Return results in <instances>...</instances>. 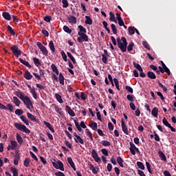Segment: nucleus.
I'll use <instances>...</instances> for the list:
<instances>
[{
	"label": "nucleus",
	"mask_w": 176,
	"mask_h": 176,
	"mask_svg": "<svg viewBox=\"0 0 176 176\" xmlns=\"http://www.w3.org/2000/svg\"><path fill=\"white\" fill-rule=\"evenodd\" d=\"M15 95L23 102L24 105L28 110L34 109V105L30 97L25 96V94H23L22 91H15Z\"/></svg>",
	"instance_id": "obj_1"
},
{
	"label": "nucleus",
	"mask_w": 176,
	"mask_h": 176,
	"mask_svg": "<svg viewBox=\"0 0 176 176\" xmlns=\"http://www.w3.org/2000/svg\"><path fill=\"white\" fill-rule=\"evenodd\" d=\"M78 29L79 31L78 32L77 41L78 43H82L83 42H89V37L86 34L87 30L82 25H78Z\"/></svg>",
	"instance_id": "obj_2"
},
{
	"label": "nucleus",
	"mask_w": 176,
	"mask_h": 176,
	"mask_svg": "<svg viewBox=\"0 0 176 176\" xmlns=\"http://www.w3.org/2000/svg\"><path fill=\"white\" fill-rule=\"evenodd\" d=\"M118 48L122 53H126L127 51L128 42L125 37L122 36L120 39V37L116 38Z\"/></svg>",
	"instance_id": "obj_3"
},
{
	"label": "nucleus",
	"mask_w": 176,
	"mask_h": 176,
	"mask_svg": "<svg viewBox=\"0 0 176 176\" xmlns=\"http://www.w3.org/2000/svg\"><path fill=\"white\" fill-rule=\"evenodd\" d=\"M14 126L17 130H19L21 132H23L26 134L30 133V130L28 128H27L26 126L24 124H21L15 122V123H14Z\"/></svg>",
	"instance_id": "obj_4"
},
{
	"label": "nucleus",
	"mask_w": 176,
	"mask_h": 176,
	"mask_svg": "<svg viewBox=\"0 0 176 176\" xmlns=\"http://www.w3.org/2000/svg\"><path fill=\"white\" fill-rule=\"evenodd\" d=\"M10 50L16 58H19L21 55V51L19 50L18 46L16 45H12Z\"/></svg>",
	"instance_id": "obj_5"
},
{
	"label": "nucleus",
	"mask_w": 176,
	"mask_h": 176,
	"mask_svg": "<svg viewBox=\"0 0 176 176\" xmlns=\"http://www.w3.org/2000/svg\"><path fill=\"white\" fill-rule=\"evenodd\" d=\"M52 164L54 168L59 169L60 171H65L64 164L60 160H58L57 162H52Z\"/></svg>",
	"instance_id": "obj_6"
},
{
	"label": "nucleus",
	"mask_w": 176,
	"mask_h": 176,
	"mask_svg": "<svg viewBox=\"0 0 176 176\" xmlns=\"http://www.w3.org/2000/svg\"><path fill=\"white\" fill-rule=\"evenodd\" d=\"M36 46L38 47V48L40 50L41 53L45 56H48V51H47V48L41 42H37L36 43Z\"/></svg>",
	"instance_id": "obj_7"
},
{
	"label": "nucleus",
	"mask_w": 176,
	"mask_h": 176,
	"mask_svg": "<svg viewBox=\"0 0 176 176\" xmlns=\"http://www.w3.org/2000/svg\"><path fill=\"white\" fill-rule=\"evenodd\" d=\"M121 126H122V129L123 133L125 135H128L129 134L128 126L125 124V122L124 121L123 118H122V120H121Z\"/></svg>",
	"instance_id": "obj_8"
},
{
	"label": "nucleus",
	"mask_w": 176,
	"mask_h": 176,
	"mask_svg": "<svg viewBox=\"0 0 176 176\" xmlns=\"http://www.w3.org/2000/svg\"><path fill=\"white\" fill-rule=\"evenodd\" d=\"M67 163L69 164L71 168L74 170V171H76V168L75 166V163L73 161L72 158L71 157H68L67 158Z\"/></svg>",
	"instance_id": "obj_9"
},
{
	"label": "nucleus",
	"mask_w": 176,
	"mask_h": 176,
	"mask_svg": "<svg viewBox=\"0 0 176 176\" xmlns=\"http://www.w3.org/2000/svg\"><path fill=\"white\" fill-rule=\"evenodd\" d=\"M67 20L69 23L70 24H76L77 23V18L73 15H69L67 16Z\"/></svg>",
	"instance_id": "obj_10"
},
{
	"label": "nucleus",
	"mask_w": 176,
	"mask_h": 176,
	"mask_svg": "<svg viewBox=\"0 0 176 176\" xmlns=\"http://www.w3.org/2000/svg\"><path fill=\"white\" fill-rule=\"evenodd\" d=\"M65 111L67 112V113L71 117H75L76 116L75 112L72 109V108L69 105L65 106Z\"/></svg>",
	"instance_id": "obj_11"
},
{
	"label": "nucleus",
	"mask_w": 176,
	"mask_h": 176,
	"mask_svg": "<svg viewBox=\"0 0 176 176\" xmlns=\"http://www.w3.org/2000/svg\"><path fill=\"white\" fill-rule=\"evenodd\" d=\"M2 17L6 20V21H10L12 20V16L10 14L9 12H2Z\"/></svg>",
	"instance_id": "obj_12"
},
{
	"label": "nucleus",
	"mask_w": 176,
	"mask_h": 176,
	"mask_svg": "<svg viewBox=\"0 0 176 176\" xmlns=\"http://www.w3.org/2000/svg\"><path fill=\"white\" fill-rule=\"evenodd\" d=\"M129 144H130V148H129L130 152L133 155H135L136 154V152L135 150L136 149L137 146L133 142H130Z\"/></svg>",
	"instance_id": "obj_13"
},
{
	"label": "nucleus",
	"mask_w": 176,
	"mask_h": 176,
	"mask_svg": "<svg viewBox=\"0 0 176 176\" xmlns=\"http://www.w3.org/2000/svg\"><path fill=\"white\" fill-rule=\"evenodd\" d=\"M161 63H162V67H163V69L166 70V73L167 74V75L170 76L171 72H170V69L166 66V65L164 63L163 60H161Z\"/></svg>",
	"instance_id": "obj_14"
},
{
	"label": "nucleus",
	"mask_w": 176,
	"mask_h": 176,
	"mask_svg": "<svg viewBox=\"0 0 176 176\" xmlns=\"http://www.w3.org/2000/svg\"><path fill=\"white\" fill-rule=\"evenodd\" d=\"M24 78L27 80H30L33 78V76L31 74V73L28 70H27L24 73Z\"/></svg>",
	"instance_id": "obj_15"
},
{
	"label": "nucleus",
	"mask_w": 176,
	"mask_h": 176,
	"mask_svg": "<svg viewBox=\"0 0 176 176\" xmlns=\"http://www.w3.org/2000/svg\"><path fill=\"white\" fill-rule=\"evenodd\" d=\"M19 62L23 64L24 66L31 69L32 65L30 64L28 61L24 60L23 58H19Z\"/></svg>",
	"instance_id": "obj_16"
},
{
	"label": "nucleus",
	"mask_w": 176,
	"mask_h": 176,
	"mask_svg": "<svg viewBox=\"0 0 176 176\" xmlns=\"http://www.w3.org/2000/svg\"><path fill=\"white\" fill-rule=\"evenodd\" d=\"M158 155L161 160L166 162L167 160L166 156L162 151H158Z\"/></svg>",
	"instance_id": "obj_17"
},
{
	"label": "nucleus",
	"mask_w": 176,
	"mask_h": 176,
	"mask_svg": "<svg viewBox=\"0 0 176 176\" xmlns=\"http://www.w3.org/2000/svg\"><path fill=\"white\" fill-rule=\"evenodd\" d=\"M116 160H117V163L118 164V165L121 167V168H124V160L122 158V157L120 156H118L116 157Z\"/></svg>",
	"instance_id": "obj_18"
},
{
	"label": "nucleus",
	"mask_w": 176,
	"mask_h": 176,
	"mask_svg": "<svg viewBox=\"0 0 176 176\" xmlns=\"http://www.w3.org/2000/svg\"><path fill=\"white\" fill-rule=\"evenodd\" d=\"M159 113V109L157 107H154L151 111V114L153 117L157 118Z\"/></svg>",
	"instance_id": "obj_19"
},
{
	"label": "nucleus",
	"mask_w": 176,
	"mask_h": 176,
	"mask_svg": "<svg viewBox=\"0 0 176 176\" xmlns=\"http://www.w3.org/2000/svg\"><path fill=\"white\" fill-rule=\"evenodd\" d=\"M32 60H33L34 64L35 65V66L36 67H38L41 66V63L40 60L38 58L33 57Z\"/></svg>",
	"instance_id": "obj_20"
},
{
	"label": "nucleus",
	"mask_w": 176,
	"mask_h": 176,
	"mask_svg": "<svg viewBox=\"0 0 176 176\" xmlns=\"http://www.w3.org/2000/svg\"><path fill=\"white\" fill-rule=\"evenodd\" d=\"M27 117L31 121H33V122H36L37 121V119H36V116H34L33 114L30 113V112L27 113Z\"/></svg>",
	"instance_id": "obj_21"
},
{
	"label": "nucleus",
	"mask_w": 176,
	"mask_h": 176,
	"mask_svg": "<svg viewBox=\"0 0 176 176\" xmlns=\"http://www.w3.org/2000/svg\"><path fill=\"white\" fill-rule=\"evenodd\" d=\"M67 56H68V58H69L74 65H76L77 63L76 58L73 56L71 52H67Z\"/></svg>",
	"instance_id": "obj_22"
},
{
	"label": "nucleus",
	"mask_w": 176,
	"mask_h": 176,
	"mask_svg": "<svg viewBox=\"0 0 176 176\" xmlns=\"http://www.w3.org/2000/svg\"><path fill=\"white\" fill-rule=\"evenodd\" d=\"M52 107H53L56 111L60 116H62V112L60 111L62 109L59 107L57 104H52Z\"/></svg>",
	"instance_id": "obj_23"
},
{
	"label": "nucleus",
	"mask_w": 176,
	"mask_h": 176,
	"mask_svg": "<svg viewBox=\"0 0 176 176\" xmlns=\"http://www.w3.org/2000/svg\"><path fill=\"white\" fill-rule=\"evenodd\" d=\"M13 103L16 107H19L21 102L16 96H13Z\"/></svg>",
	"instance_id": "obj_24"
},
{
	"label": "nucleus",
	"mask_w": 176,
	"mask_h": 176,
	"mask_svg": "<svg viewBox=\"0 0 176 176\" xmlns=\"http://www.w3.org/2000/svg\"><path fill=\"white\" fill-rule=\"evenodd\" d=\"M59 83L62 85H65V77L62 73L58 75Z\"/></svg>",
	"instance_id": "obj_25"
},
{
	"label": "nucleus",
	"mask_w": 176,
	"mask_h": 176,
	"mask_svg": "<svg viewBox=\"0 0 176 176\" xmlns=\"http://www.w3.org/2000/svg\"><path fill=\"white\" fill-rule=\"evenodd\" d=\"M20 120L26 125V126H29L30 123H29V120L27 119V118L22 115L20 116Z\"/></svg>",
	"instance_id": "obj_26"
},
{
	"label": "nucleus",
	"mask_w": 176,
	"mask_h": 176,
	"mask_svg": "<svg viewBox=\"0 0 176 176\" xmlns=\"http://www.w3.org/2000/svg\"><path fill=\"white\" fill-rule=\"evenodd\" d=\"M147 76L151 80H155L157 76L153 72H148Z\"/></svg>",
	"instance_id": "obj_27"
},
{
	"label": "nucleus",
	"mask_w": 176,
	"mask_h": 176,
	"mask_svg": "<svg viewBox=\"0 0 176 176\" xmlns=\"http://www.w3.org/2000/svg\"><path fill=\"white\" fill-rule=\"evenodd\" d=\"M109 16H110L109 21L111 22H114L115 23H118V21L116 19L115 14L113 13V12H109Z\"/></svg>",
	"instance_id": "obj_28"
},
{
	"label": "nucleus",
	"mask_w": 176,
	"mask_h": 176,
	"mask_svg": "<svg viewBox=\"0 0 176 176\" xmlns=\"http://www.w3.org/2000/svg\"><path fill=\"white\" fill-rule=\"evenodd\" d=\"M89 126L94 131L98 130V124L96 122H93L91 124H89Z\"/></svg>",
	"instance_id": "obj_29"
},
{
	"label": "nucleus",
	"mask_w": 176,
	"mask_h": 176,
	"mask_svg": "<svg viewBox=\"0 0 176 176\" xmlns=\"http://www.w3.org/2000/svg\"><path fill=\"white\" fill-rule=\"evenodd\" d=\"M49 47H50V50L52 52V53H54L55 52L56 49H55V46H54V43L53 41H50V43H49Z\"/></svg>",
	"instance_id": "obj_30"
},
{
	"label": "nucleus",
	"mask_w": 176,
	"mask_h": 176,
	"mask_svg": "<svg viewBox=\"0 0 176 176\" xmlns=\"http://www.w3.org/2000/svg\"><path fill=\"white\" fill-rule=\"evenodd\" d=\"M51 69H52V72H53L54 73H55L57 76L59 75L58 69L57 68V67L56 66L55 64H52V65H51Z\"/></svg>",
	"instance_id": "obj_31"
},
{
	"label": "nucleus",
	"mask_w": 176,
	"mask_h": 176,
	"mask_svg": "<svg viewBox=\"0 0 176 176\" xmlns=\"http://www.w3.org/2000/svg\"><path fill=\"white\" fill-rule=\"evenodd\" d=\"M133 65L139 72H142L143 68L139 63H138L136 62H133Z\"/></svg>",
	"instance_id": "obj_32"
},
{
	"label": "nucleus",
	"mask_w": 176,
	"mask_h": 176,
	"mask_svg": "<svg viewBox=\"0 0 176 176\" xmlns=\"http://www.w3.org/2000/svg\"><path fill=\"white\" fill-rule=\"evenodd\" d=\"M128 30H129V35L132 36L135 34L136 28L135 27H129L128 28Z\"/></svg>",
	"instance_id": "obj_33"
},
{
	"label": "nucleus",
	"mask_w": 176,
	"mask_h": 176,
	"mask_svg": "<svg viewBox=\"0 0 176 176\" xmlns=\"http://www.w3.org/2000/svg\"><path fill=\"white\" fill-rule=\"evenodd\" d=\"M85 24L91 25L93 24V21L91 18L89 16H85Z\"/></svg>",
	"instance_id": "obj_34"
},
{
	"label": "nucleus",
	"mask_w": 176,
	"mask_h": 176,
	"mask_svg": "<svg viewBox=\"0 0 176 176\" xmlns=\"http://www.w3.org/2000/svg\"><path fill=\"white\" fill-rule=\"evenodd\" d=\"M76 143H80V144H84L83 139L79 135L77 138H74Z\"/></svg>",
	"instance_id": "obj_35"
},
{
	"label": "nucleus",
	"mask_w": 176,
	"mask_h": 176,
	"mask_svg": "<svg viewBox=\"0 0 176 176\" xmlns=\"http://www.w3.org/2000/svg\"><path fill=\"white\" fill-rule=\"evenodd\" d=\"M55 98L56 100L60 104L63 103V100L62 98V96L59 94H55Z\"/></svg>",
	"instance_id": "obj_36"
},
{
	"label": "nucleus",
	"mask_w": 176,
	"mask_h": 176,
	"mask_svg": "<svg viewBox=\"0 0 176 176\" xmlns=\"http://www.w3.org/2000/svg\"><path fill=\"white\" fill-rule=\"evenodd\" d=\"M16 141L19 144H22L23 143V138L19 135V133H16Z\"/></svg>",
	"instance_id": "obj_37"
},
{
	"label": "nucleus",
	"mask_w": 176,
	"mask_h": 176,
	"mask_svg": "<svg viewBox=\"0 0 176 176\" xmlns=\"http://www.w3.org/2000/svg\"><path fill=\"white\" fill-rule=\"evenodd\" d=\"M74 124L76 127V129L79 131V132H82V129L81 128L79 122L76 120H74Z\"/></svg>",
	"instance_id": "obj_38"
},
{
	"label": "nucleus",
	"mask_w": 176,
	"mask_h": 176,
	"mask_svg": "<svg viewBox=\"0 0 176 176\" xmlns=\"http://www.w3.org/2000/svg\"><path fill=\"white\" fill-rule=\"evenodd\" d=\"M30 164V157H26L25 158L23 161V165L25 167H29Z\"/></svg>",
	"instance_id": "obj_39"
},
{
	"label": "nucleus",
	"mask_w": 176,
	"mask_h": 176,
	"mask_svg": "<svg viewBox=\"0 0 176 176\" xmlns=\"http://www.w3.org/2000/svg\"><path fill=\"white\" fill-rule=\"evenodd\" d=\"M89 168V170L92 171L93 174L96 175L98 173V171L96 170V168L91 163H90Z\"/></svg>",
	"instance_id": "obj_40"
},
{
	"label": "nucleus",
	"mask_w": 176,
	"mask_h": 176,
	"mask_svg": "<svg viewBox=\"0 0 176 176\" xmlns=\"http://www.w3.org/2000/svg\"><path fill=\"white\" fill-rule=\"evenodd\" d=\"M10 171L12 172L13 176H19V172L16 168L10 167Z\"/></svg>",
	"instance_id": "obj_41"
},
{
	"label": "nucleus",
	"mask_w": 176,
	"mask_h": 176,
	"mask_svg": "<svg viewBox=\"0 0 176 176\" xmlns=\"http://www.w3.org/2000/svg\"><path fill=\"white\" fill-rule=\"evenodd\" d=\"M10 145H11V150H14L17 147V142L11 140Z\"/></svg>",
	"instance_id": "obj_42"
},
{
	"label": "nucleus",
	"mask_w": 176,
	"mask_h": 176,
	"mask_svg": "<svg viewBox=\"0 0 176 176\" xmlns=\"http://www.w3.org/2000/svg\"><path fill=\"white\" fill-rule=\"evenodd\" d=\"M63 31L65 32V33H67L69 34H72V30H71L68 26L67 25H64L63 26Z\"/></svg>",
	"instance_id": "obj_43"
},
{
	"label": "nucleus",
	"mask_w": 176,
	"mask_h": 176,
	"mask_svg": "<svg viewBox=\"0 0 176 176\" xmlns=\"http://www.w3.org/2000/svg\"><path fill=\"white\" fill-rule=\"evenodd\" d=\"M137 166H138V167L140 169H141L142 170H145V166H144L143 162H137Z\"/></svg>",
	"instance_id": "obj_44"
},
{
	"label": "nucleus",
	"mask_w": 176,
	"mask_h": 176,
	"mask_svg": "<svg viewBox=\"0 0 176 176\" xmlns=\"http://www.w3.org/2000/svg\"><path fill=\"white\" fill-rule=\"evenodd\" d=\"M7 30L12 36H15L16 33L10 25H7Z\"/></svg>",
	"instance_id": "obj_45"
},
{
	"label": "nucleus",
	"mask_w": 176,
	"mask_h": 176,
	"mask_svg": "<svg viewBox=\"0 0 176 176\" xmlns=\"http://www.w3.org/2000/svg\"><path fill=\"white\" fill-rule=\"evenodd\" d=\"M162 123L165 126L168 128H169L171 125L165 117L162 120Z\"/></svg>",
	"instance_id": "obj_46"
},
{
	"label": "nucleus",
	"mask_w": 176,
	"mask_h": 176,
	"mask_svg": "<svg viewBox=\"0 0 176 176\" xmlns=\"http://www.w3.org/2000/svg\"><path fill=\"white\" fill-rule=\"evenodd\" d=\"M20 160V155H15L14 158V164L17 166L19 165V161Z\"/></svg>",
	"instance_id": "obj_47"
},
{
	"label": "nucleus",
	"mask_w": 176,
	"mask_h": 176,
	"mask_svg": "<svg viewBox=\"0 0 176 176\" xmlns=\"http://www.w3.org/2000/svg\"><path fill=\"white\" fill-rule=\"evenodd\" d=\"M14 113L15 115L20 116H22L24 113V112L22 109H16L14 111Z\"/></svg>",
	"instance_id": "obj_48"
},
{
	"label": "nucleus",
	"mask_w": 176,
	"mask_h": 176,
	"mask_svg": "<svg viewBox=\"0 0 176 176\" xmlns=\"http://www.w3.org/2000/svg\"><path fill=\"white\" fill-rule=\"evenodd\" d=\"M111 30H112L113 34L114 35H116L118 34V30H117L116 25L115 24H111Z\"/></svg>",
	"instance_id": "obj_49"
},
{
	"label": "nucleus",
	"mask_w": 176,
	"mask_h": 176,
	"mask_svg": "<svg viewBox=\"0 0 176 176\" xmlns=\"http://www.w3.org/2000/svg\"><path fill=\"white\" fill-rule=\"evenodd\" d=\"M113 82H114V84H115V86H116V89H117L118 91H120V85H119V80H118V78H113Z\"/></svg>",
	"instance_id": "obj_50"
},
{
	"label": "nucleus",
	"mask_w": 176,
	"mask_h": 176,
	"mask_svg": "<svg viewBox=\"0 0 176 176\" xmlns=\"http://www.w3.org/2000/svg\"><path fill=\"white\" fill-rule=\"evenodd\" d=\"M146 168L150 174H153V171L151 170V164L148 162H146Z\"/></svg>",
	"instance_id": "obj_51"
},
{
	"label": "nucleus",
	"mask_w": 176,
	"mask_h": 176,
	"mask_svg": "<svg viewBox=\"0 0 176 176\" xmlns=\"http://www.w3.org/2000/svg\"><path fill=\"white\" fill-rule=\"evenodd\" d=\"M134 98H135V97L133 95L128 94L126 96L127 100L131 102H134Z\"/></svg>",
	"instance_id": "obj_52"
},
{
	"label": "nucleus",
	"mask_w": 176,
	"mask_h": 176,
	"mask_svg": "<svg viewBox=\"0 0 176 176\" xmlns=\"http://www.w3.org/2000/svg\"><path fill=\"white\" fill-rule=\"evenodd\" d=\"M101 144L104 146H110L111 142L108 140H102L101 141Z\"/></svg>",
	"instance_id": "obj_53"
},
{
	"label": "nucleus",
	"mask_w": 176,
	"mask_h": 176,
	"mask_svg": "<svg viewBox=\"0 0 176 176\" xmlns=\"http://www.w3.org/2000/svg\"><path fill=\"white\" fill-rule=\"evenodd\" d=\"M6 108H7V110H8L10 112H13L14 111V107L12 106V104L10 103H8L6 104Z\"/></svg>",
	"instance_id": "obj_54"
},
{
	"label": "nucleus",
	"mask_w": 176,
	"mask_h": 176,
	"mask_svg": "<svg viewBox=\"0 0 176 176\" xmlns=\"http://www.w3.org/2000/svg\"><path fill=\"white\" fill-rule=\"evenodd\" d=\"M60 55L65 62L67 61V56L64 51L60 52Z\"/></svg>",
	"instance_id": "obj_55"
},
{
	"label": "nucleus",
	"mask_w": 176,
	"mask_h": 176,
	"mask_svg": "<svg viewBox=\"0 0 176 176\" xmlns=\"http://www.w3.org/2000/svg\"><path fill=\"white\" fill-rule=\"evenodd\" d=\"M133 47H134V43L131 42L129 43V45L127 47V51L128 52H131L133 50Z\"/></svg>",
	"instance_id": "obj_56"
},
{
	"label": "nucleus",
	"mask_w": 176,
	"mask_h": 176,
	"mask_svg": "<svg viewBox=\"0 0 176 176\" xmlns=\"http://www.w3.org/2000/svg\"><path fill=\"white\" fill-rule=\"evenodd\" d=\"M98 156V153H97L96 149H92L91 151V157L93 159L97 157Z\"/></svg>",
	"instance_id": "obj_57"
},
{
	"label": "nucleus",
	"mask_w": 176,
	"mask_h": 176,
	"mask_svg": "<svg viewBox=\"0 0 176 176\" xmlns=\"http://www.w3.org/2000/svg\"><path fill=\"white\" fill-rule=\"evenodd\" d=\"M41 34L46 38H48L50 36L49 32L46 30H42Z\"/></svg>",
	"instance_id": "obj_58"
},
{
	"label": "nucleus",
	"mask_w": 176,
	"mask_h": 176,
	"mask_svg": "<svg viewBox=\"0 0 176 176\" xmlns=\"http://www.w3.org/2000/svg\"><path fill=\"white\" fill-rule=\"evenodd\" d=\"M108 60L107 56H105V54H102V62L104 64H107Z\"/></svg>",
	"instance_id": "obj_59"
},
{
	"label": "nucleus",
	"mask_w": 176,
	"mask_h": 176,
	"mask_svg": "<svg viewBox=\"0 0 176 176\" xmlns=\"http://www.w3.org/2000/svg\"><path fill=\"white\" fill-rule=\"evenodd\" d=\"M62 3H63V8H67L69 6V3L67 0H62Z\"/></svg>",
	"instance_id": "obj_60"
},
{
	"label": "nucleus",
	"mask_w": 176,
	"mask_h": 176,
	"mask_svg": "<svg viewBox=\"0 0 176 176\" xmlns=\"http://www.w3.org/2000/svg\"><path fill=\"white\" fill-rule=\"evenodd\" d=\"M43 21L46 23H50L52 21V16H45L43 18Z\"/></svg>",
	"instance_id": "obj_61"
},
{
	"label": "nucleus",
	"mask_w": 176,
	"mask_h": 176,
	"mask_svg": "<svg viewBox=\"0 0 176 176\" xmlns=\"http://www.w3.org/2000/svg\"><path fill=\"white\" fill-rule=\"evenodd\" d=\"M142 45L144 48L147 49L148 50H150V45H148V43L147 41H143Z\"/></svg>",
	"instance_id": "obj_62"
},
{
	"label": "nucleus",
	"mask_w": 176,
	"mask_h": 176,
	"mask_svg": "<svg viewBox=\"0 0 176 176\" xmlns=\"http://www.w3.org/2000/svg\"><path fill=\"white\" fill-rule=\"evenodd\" d=\"M125 89L129 93L133 94V89L131 86L126 85Z\"/></svg>",
	"instance_id": "obj_63"
},
{
	"label": "nucleus",
	"mask_w": 176,
	"mask_h": 176,
	"mask_svg": "<svg viewBox=\"0 0 176 176\" xmlns=\"http://www.w3.org/2000/svg\"><path fill=\"white\" fill-rule=\"evenodd\" d=\"M154 134V139L156 142H160V138L159 135L156 133V131L153 132Z\"/></svg>",
	"instance_id": "obj_64"
}]
</instances>
